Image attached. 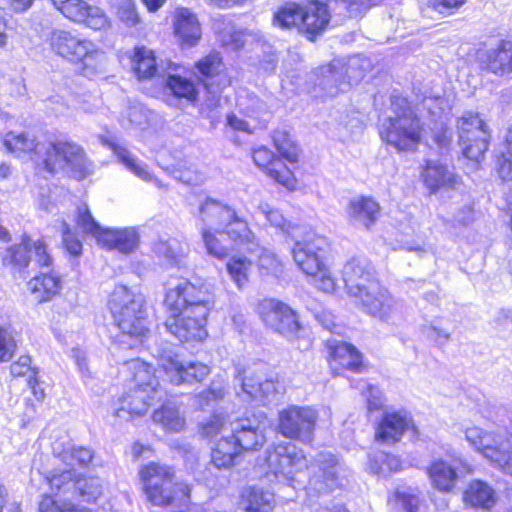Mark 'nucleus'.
<instances>
[{"label": "nucleus", "mask_w": 512, "mask_h": 512, "mask_svg": "<svg viewBox=\"0 0 512 512\" xmlns=\"http://www.w3.org/2000/svg\"><path fill=\"white\" fill-rule=\"evenodd\" d=\"M213 296L204 285L183 280L166 292L169 316L166 329L181 342L202 341L207 336L206 323Z\"/></svg>", "instance_id": "f257e3e1"}, {"label": "nucleus", "mask_w": 512, "mask_h": 512, "mask_svg": "<svg viewBox=\"0 0 512 512\" xmlns=\"http://www.w3.org/2000/svg\"><path fill=\"white\" fill-rule=\"evenodd\" d=\"M126 365L132 373V379L128 391L120 398L121 406L116 411V416L123 419H128L126 415L133 417L145 414L154 402L161 401L165 396L150 364L133 359Z\"/></svg>", "instance_id": "f03ea898"}, {"label": "nucleus", "mask_w": 512, "mask_h": 512, "mask_svg": "<svg viewBox=\"0 0 512 512\" xmlns=\"http://www.w3.org/2000/svg\"><path fill=\"white\" fill-rule=\"evenodd\" d=\"M145 299L125 285H117L112 291L108 307L115 325L123 335L140 339L148 332Z\"/></svg>", "instance_id": "7ed1b4c3"}, {"label": "nucleus", "mask_w": 512, "mask_h": 512, "mask_svg": "<svg viewBox=\"0 0 512 512\" xmlns=\"http://www.w3.org/2000/svg\"><path fill=\"white\" fill-rule=\"evenodd\" d=\"M391 107L394 115L382 123L381 139L397 151L414 150L421 139L420 120L403 97L393 96Z\"/></svg>", "instance_id": "20e7f679"}, {"label": "nucleus", "mask_w": 512, "mask_h": 512, "mask_svg": "<svg viewBox=\"0 0 512 512\" xmlns=\"http://www.w3.org/2000/svg\"><path fill=\"white\" fill-rule=\"evenodd\" d=\"M199 212L202 228L226 234L235 244L246 245L249 250L252 249L254 233L233 208L214 199H206L201 204Z\"/></svg>", "instance_id": "39448f33"}, {"label": "nucleus", "mask_w": 512, "mask_h": 512, "mask_svg": "<svg viewBox=\"0 0 512 512\" xmlns=\"http://www.w3.org/2000/svg\"><path fill=\"white\" fill-rule=\"evenodd\" d=\"M139 475L147 500L155 506H168L189 498V486L175 482L174 470L165 464L150 462L141 468Z\"/></svg>", "instance_id": "423d86ee"}, {"label": "nucleus", "mask_w": 512, "mask_h": 512, "mask_svg": "<svg viewBox=\"0 0 512 512\" xmlns=\"http://www.w3.org/2000/svg\"><path fill=\"white\" fill-rule=\"evenodd\" d=\"M327 241L324 237L308 232L295 240L292 254L297 266L313 278L314 284L324 292H332L335 280L324 263Z\"/></svg>", "instance_id": "0eeeda50"}, {"label": "nucleus", "mask_w": 512, "mask_h": 512, "mask_svg": "<svg viewBox=\"0 0 512 512\" xmlns=\"http://www.w3.org/2000/svg\"><path fill=\"white\" fill-rule=\"evenodd\" d=\"M41 160L50 173L63 170L74 178L82 179L90 172L84 150L68 140L47 143Z\"/></svg>", "instance_id": "6e6552de"}, {"label": "nucleus", "mask_w": 512, "mask_h": 512, "mask_svg": "<svg viewBox=\"0 0 512 512\" xmlns=\"http://www.w3.org/2000/svg\"><path fill=\"white\" fill-rule=\"evenodd\" d=\"M365 60L359 56L347 62L336 59L328 66L320 68L321 78L318 85L331 97L344 92L353 83L359 82L365 75Z\"/></svg>", "instance_id": "1a4fd4ad"}, {"label": "nucleus", "mask_w": 512, "mask_h": 512, "mask_svg": "<svg viewBox=\"0 0 512 512\" xmlns=\"http://www.w3.org/2000/svg\"><path fill=\"white\" fill-rule=\"evenodd\" d=\"M459 145L463 155L473 161H480L490 141L488 126L475 112H465L457 120Z\"/></svg>", "instance_id": "9d476101"}, {"label": "nucleus", "mask_w": 512, "mask_h": 512, "mask_svg": "<svg viewBox=\"0 0 512 512\" xmlns=\"http://www.w3.org/2000/svg\"><path fill=\"white\" fill-rule=\"evenodd\" d=\"M52 50L73 63L82 62L85 67H94L102 53L90 40L66 30L56 29L50 34Z\"/></svg>", "instance_id": "9b49d317"}, {"label": "nucleus", "mask_w": 512, "mask_h": 512, "mask_svg": "<svg viewBox=\"0 0 512 512\" xmlns=\"http://www.w3.org/2000/svg\"><path fill=\"white\" fill-rule=\"evenodd\" d=\"M465 435L467 441L485 458L512 476V436L502 439L479 427L468 428Z\"/></svg>", "instance_id": "f8f14e48"}, {"label": "nucleus", "mask_w": 512, "mask_h": 512, "mask_svg": "<svg viewBox=\"0 0 512 512\" xmlns=\"http://www.w3.org/2000/svg\"><path fill=\"white\" fill-rule=\"evenodd\" d=\"M265 462L267 476H274L279 481L290 483L302 468L306 467V459L297 447L288 442L272 445L266 450Z\"/></svg>", "instance_id": "ddd939ff"}, {"label": "nucleus", "mask_w": 512, "mask_h": 512, "mask_svg": "<svg viewBox=\"0 0 512 512\" xmlns=\"http://www.w3.org/2000/svg\"><path fill=\"white\" fill-rule=\"evenodd\" d=\"M354 299L363 312L383 322L395 321L402 314V303L392 297L379 282L371 283L368 289Z\"/></svg>", "instance_id": "4468645a"}, {"label": "nucleus", "mask_w": 512, "mask_h": 512, "mask_svg": "<svg viewBox=\"0 0 512 512\" xmlns=\"http://www.w3.org/2000/svg\"><path fill=\"white\" fill-rule=\"evenodd\" d=\"M317 411L309 406H290L279 413V432L286 438L309 443L313 439Z\"/></svg>", "instance_id": "2eb2a0df"}, {"label": "nucleus", "mask_w": 512, "mask_h": 512, "mask_svg": "<svg viewBox=\"0 0 512 512\" xmlns=\"http://www.w3.org/2000/svg\"><path fill=\"white\" fill-rule=\"evenodd\" d=\"M315 467L313 476L309 480L308 493H327L343 486L347 478V468L331 452L318 453L314 459Z\"/></svg>", "instance_id": "dca6fc26"}, {"label": "nucleus", "mask_w": 512, "mask_h": 512, "mask_svg": "<svg viewBox=\"0 0 512 512\" xmlns=\"http://www.w3.org/2000/svg\"><path fill=\"white\" fill-rule=\"evenodd\" d=\"M158 364L174 385L201 382L210 373V368L200 362H184L178 359L171 346L158 349Z\"/></svg>", "instance_id": "f3484780"}, {"label": "nucleus", "mask_w": 512, "mask_h": 512, "mask_svg": "<svg viewBox=\"0 0 512 512\" xmlns=\"http://www.w3.org/2000/svg\"><path fill=\"white\" fill-rule=\"evenodd\" d=\"M31 249L34 250L35 262L40 267L51 266L52 258L47 252L45 242L41 239L34 241L27 235L22 237L20 243L6 248L2 254L3 265L10 267L14 272L23 273L31 261Z\"/></svg>", "instance_id": "a211bd4d"}, {"label": "nucleus", "mask_w": 512, "mask_h": 512, "mask_svg": "<svg viewBox=\"0 0 512 512\" xmlns=\"http://www.w3.org/2000/svg\"><path fill=\"white\" fill-rule=\"evenodd\" d=\"M265 325L289 340L297 337L301 328L294 310L275 299H264L258 307Z\"/></svg>", "instance_id": "6ab92c4d"}, {"label": "nucleus", "mask_w": 512, "mask_h": 512, "mask_svg": "<svg viewBox=\"0 0 512 512\" xmlns=\"http://www.w3.org/2000/svg\"><path fill=\"white\" fill-rule=\"evenodd\" d=\"M229 425V437L240 451L256 450L263 446L265 442L264 418L261 414L236 417L229 422Z\"/></svg>", "instance_id": "aec40b11"}, {"label": "nucleus", "mask_w": 512, "mask_h": 512, "mask_svg": "<svg viewBox=\"0 0 512 512\" xmlns=\"http://www.w3.org/2000/svg\"><path fill=\"white\" fill-rule=\"evenodd\" d=\"M341 273L347 293L353 298L368 289L371 283L378 282L374 267L363 257L348 260Z\"/></svg>", "instance_id": "412c9836"}, {"label": "nucleus", "mask_w": 512, "mask_h": 512, "mask_svg": "<svg viewBox=\"0 0 512 512\" xmlns=\"http://www.w3.org/2000/svg\"><path fill=\"white\" fill-rule=\"evenodd\" d=\"M330 17L321 0H309L302 5L300 32L313 40L326 29Z\"/></svg>", "instance_id": "4be33fe9"}, {"label": "nucleus", "mask_w": 512, "mask_h": 512, "mask_svg": "<svg viewBox=\"0 0 512 512\" xmlns=\"http://www.w3.org/2000/svg\"><path fill=\"white\" fill-rule=\"evenodd\" d=\"M422 178L431 193H436L441 189H455L460 184L459 177L439 160L426 161Z\"/></svg>", "instance_id": "5701e85b"}, {"label": "nucleus", "mask_w": 512, "mask_h": 512, "mask_svg": "<svg viewBox=\"0 0 512 512\" xmlns=\"http://www.w3.org/2000/svg\"><path fill=\"white\" fill-rule=\"evenodd\" d=\"M237 378L241 385V393L238 392L237 394L242 396L244 400L263 401L276 391L274 382L265 378L259 370L249 373L244 371V376L241 377L239 374Z\"/></svg>", "instance_id": "b1692460"}, {"label": "nucleus", "mask_w": 512, "mask_h": 512, "mask_svg": "<svg viewBox=\"0 0 512 512\" xmlns=\"http://www.w3.org/2000/svg\"><path fill=\"white\" fill-rule=\"evenodd\" d=\"M98 242L107 249L129 254L138 247L139 233L134 227L107 228L100 234Z\"/></svg>", "instance_id": "393cba45"}, {"label": "nucleus", "mask_w": 512, "mask_h": 512, "mask_svg": "<svg viewBox=\"0 0 512 512\" xmlns=\"http://www.w3.org/2000/svg\"><path fill=\"white\" fill-rule=\"evenodd\" d=\"M253 160L259 167L266 169L267 174L276 182L283 186L292 189L295 185V178L290 171L280 160L274 159V154L266 147H260L253 153Z\"/></svg>", "instance_id": "a878e982"}, {"label": "nucleus", "mask_w": 512, "mask_h": 512, "mask_svg": "<svg viewBox=\"0 0 512 512\" xmlns=\"http://www.w3.org/2000/svg\"><path fill=\"white\" fill-rule=\"evenodd\" d=\"M348 219L356 227L368 229L380 215V205L371 197H355L347 208Z\"/></svg>", "instance_id": "bb28decb"}, {"label": "nucleus", "mask_w": 512, "mask_h": 512, "mask_svg": "<svg viewBox=\"0 0 512 512\" xmlns=\"http://www.w3.org/2000/svg\"><path fill=\"white\" fill-rule=\"evenodd\" d=\"M411 426V419L403 412L385 413L376 431V439L386 444L398 442Z\"/></svg>", "instance_id": "cd10ccee"}, {"label": "nucleus", "mask_w": 512, "mask_h": 512, "mask_svg": "<svg viewBox=\"0 0 512 512\" xmlns=\"http://www.w3.org/2000/svg\"><path fill=\"white\" fill-rule=\"evenodd\" d=\"M176 36L187 46H195L201 38V27L197 16L188 8H178L174 16Z\"/></svg>", "instance_id": "c85d7f7f"}, {"label": "nucleus", "mask_w": 512, "mask_h": 512, "mask_svg": "<svg viewBox=\"0 0 512 512\" xmlns=\"http://www.w3.org/2000/svg\"><path fill=\"white\" fill-rule=\"evenodd\" d=\"M481 63L495 74L512 71V42L502 41L498 48L486 51L481 56Z\"/></svg>", "instance_id": "c756f323"}, {"label": "nucleus", "mask_w": 512, "mask_h": 512, "mask_svg": "<svg viewBox=\"0 0 512 512\" xmlns=\"http://www.w3.org/2000/svg\"><path fill=\"white\" fill-rule=\"evenodd\" d=\"M456 463L457 460H453V463L437 460L430 465L428 475L435 488L448 492L455 486L458 477V466Z\"/></svg>", "instance_id": "7c9ffc66"}, {"label": "nucleus", "mask_w": 512, "mask_h": 512, "mask_svg": "<svg viewBox=\"0 0 512 512\" xmlns=\"http://www.w3.org/2000/svg\"><path fill=\"white\" fill-rule=\"evenodd\" d=\"M240 452L229 436L220 437L211 448L210 464L219 470L230 469L236 464Z\"/></svg>", "instance_id": "2f4dec72"}, {"label": "nucleus", "mask_w": 512, "mask_h": 512, "mask_svg": "<svg viewBox=\"0 0 512 512\" xmlns=\"http://www.w3.org/2000/svg\"><path fill=\"white\" fill-rule=\"evenodd\" d=\"M331 349V367L333 369L340 366L351 371H360L362 356L353 345L346 342L335 345L331 343Z\"/></svg>", "instance_id": "473e14b6"}, {"label": "nucleus", "mask_w": 512, "mask_h": 512, "mask_svg": "<svg viewBox=\"0 0 512 512\" xmlns=\"http://www.w3.org/2000/svg\"><path fill=\"white\" fill-rule=\"evenodd\" d=\"M4 146L8 151L16 154L31 153L37 156V160H41L46 143H36L35 138L31 137L27 132H9L5 135Z\"/></svg>", "instance_id": "72a5a7b5"}, {"label": "nucleus", "mask_w": 512, "mask_h": 512, "mask_svg": "<svg viewBox=\"0 0 512 512\" xmlns=\"http://www.w3.org/2000/svg\"><path fill=\"white\" fill-rule=\"evenodd\" d=\"M53 454L63 463L70 466L86 467L92 461L93 451L86 447L67 446L62 447L60 443L55 442L52 446Z\"/></svg>", "instance_id": "f704fd0d"}, {"label": "nucleus", "mask_w": 512, "mask_h": 512, "mask_svg": "<svg viewBox=\"0 0 512 512\" xmlns=\"http://www.w3.org/2000/svg\"><path fill=\"white\" fill-rule=\"evenodd\" d=\"M131 65L138 79H149L157 71L154 52L145 46L135 47L131 58Z\"/></svg>", "instance_id": "c9c22d12"}, {"label": "nucleus", "mask_w": 512, "mask_h": 512, "mask_svg": "<svg viewBox=\"0 0 512 512\" xmlns=\"http://www.w3.org/2000/svg\"><path fill=\"white\" fill-rule=\"evenodd\" d=\"M464 501L473 507L490 508L495 503V491L485 482H471L464 493Z\"/></svg>", "instance_id": "e433bc0d"}, {"label": "nucleus", "mask_w": 512, "mask_h": 512, "mask_svg": "<svg viewBox=\"0 0 512 512\" xmlns=\"http://www.w3.org/2000/svg\"><path fill=\"white\" fill-rule=\"evenodd\" d=\"M273 501V493L257 487H251L243 494V504L248 512H272Z\"/></svg>", "instance_id": "4c0bfd02"}, {"label": "nucleus", "mask_w": 512, "mask_h": 512, "mask_svg": "<svg viewBox=\"0 0 512 512\" xmlns=\"http://www.w3.org/2000/svg\"><path fill=\"white\" fill-rule=\"evenodd\" d=\"M222 68V60L218 53L205 56L195 65L196 73L201 77L204 86L208 90L212 89L214 85L213 78L220 75Z\"/></svg>", "instance_id": "58836bf2"}, {"label": "nucleus", "mask_w": 512, "mask_h": 512, "mask_svg": "<svg viewBox=\"0 0 512 512\" xmlns=\"http://www.w3.org/2000/svg\"><path fill=\"white\" fill-rule=\"evenodd\" d=\"M400 468L401 460L396 455L379 451L369 457L368 469L374 475L385 477Z\"/></svg>", "instance_id": "ea45409f"}, {"label": "nucleus", "mask_w": 512, "mask_h": 512, "mask_svg": "<svg viewBox=\"0 0 512 512\" xmlns=\"http://www.w3.org/2000/svg\"><path fill=\"white\" fill-rule=\"evenodd\" d=\"M152 417L155 423L160 424L168 431L177 432L184 424L177 406L172 402L164 403L161 408L154 411Z\"/></svg>", "instance_id": "a19ab883"}, {"label": "nucleus", "mask_w": 512, "mask_h": 512, "mask_svg": "<svg viewBox=\"0 0 512 512\" xmlns=\"http://www.w3.org/2000/svg\"><path fill=\"white\" fill-rule=\"evenodd\" d=\"M110 148L130 172L144 181H151L152 176L147 169V165L135 158L130 151L118 144H110Z\"/></svg>", "instance_id": "79ce46f5"}, {"label": "nucleus", "mask_w": 512, "mask_h": 512, "mask_svg": "<svg viewBox=\"0 0 512 512\" xmlns=\"http://www.w3.org/2000/svg\"><path fill=\"white\" fill-rule=\"evenodd\" d=\"M59 284L58 277L50 273H41L28 282V287L32 293L39 294L37 297L40 301H47L51 295L58 292Z\"/></svg>", "instance_id": "37998d69"}, {"label": "nucleus", "mask_w": 512, "mask_h": 512, "mask_svg": "<svg viewBox=\"0 0 512 512\" xmlns=\"http://www.w3.org/2000/svg\"><path fill=\"white\" fill-rule=\"evenodd\" d=\"M53 5L68 19L81 23L89 15L90 5L83 0H51Z\"/></svg>", "instance_id": "c03bdc74"}, {"label": "nucleus", "mask_w": 512, "mask_h": 512, "mask_svg": "<svg viewBox=\"0 0 512 512\" xmlns=\"http://www.w3.org/2000/svg\"><path fill=\"white\" fill-rule=\"evenodd\" d=\"M166 87L177 98H184L193 102L197 99L198 91L193 81L179 75H169L166 79Z\"/></svg>", "instance_id": "a18cd8bd"}, {"label": "nucleus", "mask_w": 512, "mask_h": 512, "mask_svg": "<svg viewBox=\"0 0 512 512\" xmlns=\"http://www.w3.org/2000/svg\"><path fill=\"white\" fill-rule=\"evenodd\" d=\"M77 479L73 469L53 471L47 477L51 489L62 494L75 493Z\"/></svg>", "instance_id": "49530a36"}, {"label": "nucleus", "mask_w": 512, "mask_h": 512, "mask_svg": "<svg viewBox=\"0 0 512 512\" xmlns=\"http://www.w3.org/2000/svg\"><path fill=\"white\" fill-rule=\"evenodd\" d=\"M226 267L231 279L238 288H242L248 282L252 262L247 257L234 256L229 259Z\"/></svg>", "instance_id": "de8ad7c7"}, {"label": "nucleus", "mask_w": 512, "mask_h": 512, "mask_svg": "<svg viewBox=\"0 0 512 512\" xmlns=\"http://www.w3.org/2000/svg\"><path fill=\"white\" fill-rule=\"evenodd\" d=\"M153 250L170 264L176 263L185 254L183 244L175 238L160 239L154 244Z\"/></svg>", "instance_id": "09e8293b"}, {"label": "nucleus", "mask_w": 512, "mask_h": 512, "mask_svg": "<svg viewBox=\"0 0 512 512\" xmlns=\"http://www.w3.org/2000/svg\"><path fill=\"white\" fill-rule=\"evenodd\" d=\"M76 224L82 233L93 236L97 241L104 231V228L94 219L85 203L77 207Z\"/></svg>", "instance_id": "8fccbe9b"}, {"label": "nucleus", "mask_w": 512, "mask_h": 512, "mask_svg": "<svg viewBox=\"0 0 512 512\" xmlns=\"http://www.w3.org/2000/svg\"><path fill=\"white\" fill-rule=\"evenodd\" d=\"M273 142L275 148L283 158L290 163L297 162L299 150L288 132L276 130L273 134Z\"/></svg>", "instance_id": "3c124183"}, {"label": "nucleus", "mask_w": 512, "mask_h": 512, "mask_svg": "<svg viewBox=\"0 0 512 512\" xmlns=\"http://www.w3.org/2000/svg\"><path fill=\"white\" fill-rule=\"evenodd\" d=\"M232 420L233 419L225 416L222 413H215L206 423L202 425V435L209 438H215L218 435L221 437L230 436L229 422Z\"/></svg>", "instance_id": "603ef678"}, {"label": "nucleus", "mask_w": 512, "mask_h": 512, "mask_svg": "<svg viewBox=\"0 0 512 512\" xmlns=\"http://www.w3.org/2000/svg\"><path fill=\"white\" fill-rule=\"evenodd\" d=\"M103 491L102 480L99 477L78 478L75 493L85 502H94Z\"/></svg>", "instance_id": "864d4df0"}, {"label": "nucleus", "mask_w": 512, "mask_h": 512, "mask_svg": "<svg viewBox=\"0 0 512 512\" xmlns=\"http://www.w3.org/2000/svg\"><path fill=\"white\" fill-rule=\"evenodd\" d=\"M302 5L288 3L274 17L275 22L282 28L297 26L300 30Z\"/></svg>", "instance_id": "5fc2aeb1"}, {"label": "nucleus", "mask_w": 512, "mask_h": 512, "mask_svg": "<svg viewBox=\"0 0 512 512\" xmlns=\"http://www.w3.org/2000/svg\"><path fill=\"white\" fill-rule=\"evenodd\" d=\"M258 210L265 216L267 221H269L272 226L281 229L283 232H286L293 238L296 237V230L298 227L291 226L290 223H287L286 219L279 210L271 208L267 203L260 204Z\"/></svg>", "instance_id": "6e6d98bb"}, {"label": "nucleus", "mask_w": 512, "mask_h": 512, "mask_svg": "<svg viewBox=\"0 0 512 512\" xmlns=\"http://www.w3.org/2000/svg\"><path fill=\"white\" fill-rule=\"evenodd\" d=\"M423 333L439 347L444 346L451 336L442 319H434L430 324L423 326Z\"/></svg>", "instance_id": "4d7b16f0"}, {"label": "nucleus", "mask_w": 512, "mask_h": 512, "mask_svg": "<svg viewBox=\"0 0 512 512\" xmlns=\"http://www.w3.org/2000/svg\"><path fill=\"white\" fill-rule=\"evenodd\" d=\"M225 396L224 380L220 377L213 379L210 387L197 395V404L200 408L208 406L211 401L223 399Z\"/></svg>", "instance_id": "13d9d810"}, {"label": "nucleus", "mask_w": 512, "mask_h": 512, "mask_svg": "<svg viewBox=\"0 0 512 512\" xmlns=\"http://www.w3.org/2000/svg\"><path fill=\"white\" fill-rule=\"evenodd\" d=\"M216 33L224 46L231 47L233 50H238L244 45L241 32L235 31L234 27L228 23L225 25L224 30H220L217 24L214 25Z\"/></svg>", "instance_id": "bf43d9fd"}, {"label": "nucleus", "mask_w": 512, "mask_h": 512, "mask_svg": "<svg viewBox=\"0 0 512 512\" xmlns=\"http://www.w3.org/2000/svg\"><path fill=\"white\" fill-rule=\"evenodd\" d=\"M357 387L364 389L362 394L366 397L368 411H378L384 406L385 399L378 387L364 382L359 383Z\"/></svg>", "instance_id": "052dcab7"}, {"label": "nucleus", "mask_w": 512, "mask_h": 512, "mask_svg": "<svg viewBox=\"0 0 512 512\" xmlns=\"http://www.w3.org/2000/svg\"><path fill=\"white\" fill-rule=\"evenodd\" d=\"M202 238L209 255H212L218 259H223L228 255V250L223 246L216 236L208 231L206 228H201Z\"/></svg>", "instance_id": "680f3d73"}, {"label": "nucleus", "mask_w": 512, "mask_h": 512, "mask_svg": "<svg viewBox=\"0 0 512 512\" xmlns=\"http://www.w3.org/2000/svg\"><path fill=\"white\" fill-rule=\"evenodd\" d=\"M117 16L125 25L132 27L139 22V16L134 3L130 0H123L117 10Z\"/></svg>", "instance_id": "e2e57ef3"}, {"label": "nucleus", "mask_w": 512, "mask_h": 512, "mask_svg": "<svg viewBox=\"0 0 512 512\" xmlns=\"http://www.w3.org/2000/svg\"><path fill=\"white\" fill-rule=\"evenodd\" d=\"M62 241L66 250L73 256H78L82 251V243L71 231L66 222L62 223Z\"/></svg>", "instance_id": "0e129e2a"}, {"label": "nucleus", "mask_w": 512, "mask_h": 512, "mask_svg": "<svg viewBox=\"0 0 512 512\" xmlns=\"http://www.w3.org/2000/svg\"><path fill=\"white\" fill-rule=\"evenodd\" d=\"M15 343L7 329L0 326V362L11 359Z\"/></svg>", "instance_id": "69168bd1"}, {"label": "nucleus", "mask_w": 512, "mask_h": 512, "mask_svg": "<svg viewBox=\"0 0 512 512\" xmlns=\"http://www.w3.org/2000/svg\"><path fill=\"white\" fill-rule=\"evenodd\" d=\"M371 0H344L341 4L344 5L346 15L348 18H357L370 8Z\"/></svg>", "instance_id": "338daca9"}, {"label": "nucleus", "mask_w": 512, "mask_h": 512, "mask_svg": "<svg viewBox=\"0 0 512 512\" xmlns=\"http://www.w3.org/2000/svg\"><path fill=\"white\" fill-rule=\"evenodd\" d=\"M73 505L71 502H64L62 506H59L57 502L48 495L42 497L38 510L39 512H67L66 508Z\"/></svg>", "instance_id": "774afa93"}]
</instances>
